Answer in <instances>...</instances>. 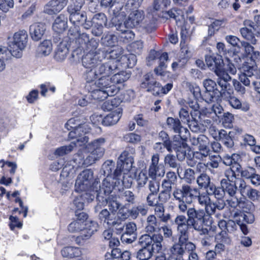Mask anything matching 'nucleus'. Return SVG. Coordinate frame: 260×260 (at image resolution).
Masks as SVG:
<instances>
[{"label": "nucleus", "instance_id": "obj_8", "mask_svg": "<svg viewBox=\"0 0 260 260\" xmlns=\"http://www.w3.org/2000/svg\"><path fill=\"white\" fill-rule=\"evenodd\" d=\"M174 223L177 225L179 242L185 243L189 236L188 230L189 224L188 223L187 217L183 214L177 215L174 219Z\"/></svg>", "mask_w": 260, "mask_h": 260}, {"label": "nucleus", "instance_id": "obj_28", "mask_svg": "<svg viewBox=\"0 0 260 260\" xmlns=\"http://www.w3.org/2000/svg\"><path fill=\"white\" fill-rule=\"evenodd\" d=\"M220 184L225 193L226 192L231 197L235 195L238 189L236 182H229L226 180L222 179Z\"/></svg>", "mask_w": 260, "mask_h": 260}, {"label": "nucleus", "instance_id": "obj_14", "mask_svg": "<svg viewBox=\"0 0 260 260\" xmlns=\"http://www.w3.org/2000/svg\"><path fill=\"white\" fill-rule=\"evenodd\" d=\"M122 109L121 108H116L106 116L102 118L101 116H96L98 119H100L103 125L105 126H111L116 124L122 116ZM95 116H92L91 118L94 119Z\"/></svg>", "mask_w": 260, "mask_h": 260}, {"label": "nucleus", "instance_id": "obj_21", "mask_svg": "<svg viewBox=\"0 0 260 260\" xmlns=\"http://www.w3.org/2000/svg\"><path fill=\"white\" fill-rule=\"evenodd\" d=\"M136 225L133 222H129L126 224L125 231L121 236V239L123 242L131 243L136 239L135 232Z\"/></svg>", "mask_w": 260, "mask_h": 260}, {"label": "nucleus", "instance_id": "obj_50", "mask_svg": "<svg viewBox=\"0 0 260 260\" xmlns=\"http://www.w3.org/2000/svg\"><path fill=\"white\" fill-rule=\"evenodd\" d=\"M87 152L88 153L86 154V158L83 161V164L86 166H88L94 164L102 157L98 155L96 153L91 151H87Z\"/></svg>", "mask_w": 260, "mask_h": 260}, {"label": "nucleus", "instance_id": "obj_26", "mask_svg": "<svg viewBox=\"0 0 260 260\" xmlns=\"http://www.w3.org/2000/svg\"><path fill=\"white\" fill-rule=\"evenodd\" d=\"M205 61L207 66L214 72L216 69L220 68L223 64V60L221 56L216 57L214 56H206Z\"/></svg>", "mask_w": 260, "mask_h": 260}, {"label": "nucleus", "instance_id": "obj_23", "mask_svg": "<svg viewBox=\"0 0 260 260\" xmlns=\"http://www.w3.org/2000/svg\"><path fill=\"white\" fill-rule=\"evenodd\" d=\"M99 217L101 222L107 224L108 226H113L117 224L116 214L109 212L107 209L102 210Z\"/></svg>", "mask_w": 260, "mask_h": 260}, {"label": "nucleus", "instance_id": "obj_42", "mask_svg": "<svg viewBox=\"0 0 260 260\" xmlns=\"http://www.w3.org/2000/svg\"><path fill=\"white\" fill-rule=\"evenodd\" d=\"M242 36L246 40L250 41L253 45L257 43V40L255 39L253 32L251 29L246 27H242L240 30Z\"/></svg>", "mask_w": 260, "mask_h": 260}, {"label": "nucleus", "instance_id": "obj_7", "mask_svg": "<svg viewBox=\"0 0 260 260\" xmlns=\"http://www.w3.org/2000/svg\"><path fill=\"white\" fill-rule=\"evenodd\" d=\"M28 35L26 30H20L16 32L13 40L9 43V53L17 58L22 55V51L25 48L27 42Z\"/></svg>", "mask_w": 260, "mask_h": 260}, {"label": "nucleus", "instance_id": "obj_17", "mask_svg": "<svg viewBox=\"0 0 260 260\" xmlns=\"http://www.w3.org/2000/svg\"><path fill=\"white\" fill-rule=\"evenodd\" d=\"M101 56L100 53L87 52L82 58V63L86 68H96L100 63Z\"/></svg>", "mask_w": 260, "mask_h": 260}, {"label": "nucleus", "instance_id": "obj_10", "mask_svg": "<svg viewBox=\"0 0 260 260\" xmlns=\"http://www.w3.org/2000/svg\"><path fill=\"white\" fill-rule=\"evenodd\" d=\"M163 145L169 151L175 150L179 159L184 158L187 145L184 141H174L173 142H171L170 141L165 140Z\"/></svg>", "mask_w": 260, "mask_h": 260}, {"label": "nucleus", "instance_id": "obj_5", "mask_svg": "<svg viewBox=\"0 0 260 260\" xmlns=\"http://www.w3.org/2000/svg\"><path fill=\"white\" fill-rule=\"evenodd\" d=\"M85 88L89 93V98L99 101L104 100L108 96H113L117 92V89L114 87L108 88L107 86L99 84L96 81L94 84H86Z\"/></svg>", "mask_w": 260, "mask_h": 260}, {"label": "nucleus", "instance_id": "obj_41", "mask_svg": "<svg viewBox=\"0 0 260 260\" xmlns=\"http://www.w3.org/2000/svg\"><path fill=\"white\" fill-rule=\"evenodd\" d=\"M211 154L210 150L208 147L198 149V150L194 151L193 153V158L199 160H206Z\"/></svg>", "mask_w": 260, "mask_h": 260}, {"label": "nucleus", "instance_id": "obj_44", "mask_svg": "<svg viewBox=\"0 0 260 260\" xmlns=\"http://www.w3.org/2000/svg\"><path fill=\"white\" fill-rule=\"evenodd\" d=\"M106 200L110 212L116 214L120 206V204L117 201L116 197L111 195Z\"/></svg>", "mask_w": 260, "mask_h": 260}, {"label": "nucleus", "instance_id": "obj_11", "mask_svg": "<svg viewBox=\"0 0 260 260\" xmlns=\"http://www.w3.org/2000/svg\"><path fill=\"white\" fill-rule=\"evenodd\" d=\"M120 180L118 170H115L113 177L107 176L103 180L102 186H100L99 190H103L105 194H109L112 192L114 187H118L120 185Z\"/></svg>", "mask_w": 260, "mask_h": 260}, {"label": "nucleus", "instance_id": "obj_38", "mask_svg": "<svg viewBox=\"0 0 260 260\" xmlns=\"http://www.w3.org/2000/svg\"><path fill=\"white\" fill-rule=\"evenodd\" d=\"M239 208L243 212H245L248 214L251 213V212L254 210V205L252 202L247 200L245 198L240 199V204Z\"/></svg>", "mask_w": 260, "mask_h": 260}, {"label": "nucleus", "instance_id": "obj_12", "mask_svg": "<svg viewBox=\"0 0 260 260\" xmlns=\"http://www.w3.org/2000/svg\"><path fill=\"white\" fill-rule=\"evenodd\" d=\"M233 90L222 93V99L227 101L229 105L235 109H240L242 111L247 112L250 109L249 105L247 103L241 102L236 96H233Z\"/></svg>", "mask_w": 260, "mask_h": 260}, {"label": "nucleus", "instance_id": "obj_3", "mask_svg": "<svg viewBox=\"0 0 260 260\" xmlns=\"http://www.w3.org/2000/svg\"><path fill=\"white\" fill-rule=\"evenodd\" d=\"M100 188L99 181H93V173L90 169H86L81 172L77 176L75 184V190L78 192H89L90 199L92 200L94 194L99 191Z\"/></svg>", "mask_w": 260, "mask_h": 260}, {"label": "nucleus", "instance_id": "obj_51", "mask_svg": "<svg viewBox=\"0 0 260 260\" xmlns=\"http://www.w3.org/2000/svg\"><path fill=\"white\" fill-rule=\"evenodd\" d=\"M167 124L169 128L172 129L175 133L179 132V129L181 126L180 120L173 117L167 118Z\"/></svg>", "mask_w": 260, "mask_h": 260}, {"label": "nucleus", "instance_id": "obj_49", "mask_svg": "<svg viewBox=\"0 0 260 260\" xmlns=\"http://www.w3.org/2000/svg\"><path fill=\"white\" fill-rule=\"evenodd\" d=\"M226 231H221L215 236V242H221L222 243L230 244L231 240L228 236Z\"/></svg>", "mask_w": 260, "mask_h": 260}, {"label": "nucleus", "instance_id": "obj_33", "mask_svg": "<svg viewBox=\"0 0 260 260\" xmlns=\"http://www.w3.org/2000/svg\"><path fill=\"white\" fill-rule=\"evenodd\" d=\"M61 253L63 257L70 258L79 256L81 254V251L79 248L72 246L64 247Z\"/></svg>", "mask_w": 260, "mask_h": 260}, {"label": "nucleus", "instance_id": "obj_34", "mask_svg": "<svg viewBox=\"0 0 260 260\" xmlns=\"http://www.w3.org/2000/svg\"><path fill=\"white\" fill-rule=\"evenodd\" d=\"M79 146V144L75 142H72L69 145L63 146L56 148L54 151V155L56 156H62L68 154L73 151L76 146Z\"/></svg>", "mask_w": 260, "mask_h": 260}, {"label": "nucleus", "instance_id": "obj_40", "mask_svg": "<svg viewBox=\"0 0 260 260\" xmlns=\"http://www.w3.org/2000/svg\"><path fill=\"white\" fill-rule=\"evenodd\" d=\"M197 182L199 186L202 188H208L213 184L211 183L210 177L206 174L202 173L197 179Z\"/></svg>", "mask_w": 260, "mask_h": 260}, {"label": "nucleus", "instance_id": "obj_45", "mask_svg": "<svg viewBox=\"0 0 260 260\" xmlns=\"http://www.w3.org/2000/svg\"><path fill=\"white\" fill-rule=\"evenodd\" d=\"M119 58L121 61L126 62V66L128 68H132L137 62L136 56L134 54L122 55L120 57L119 56L115 57V59L118 60Z\"/></svg>", "mask_w": 260, "mask_h": 260}, {"label": "nucleus", "instance_id": "obj_63", "mask_svg": "<svg viewBox=\"0 0 260 260\" xmlns=\"http://www.w3.org/2000/svg\"><path fill=\"white\" fill-rule=\"evenodd\" d=\"M120 196L122 200L129 204L134 203L135 196L132 191L128 190H123Z\"/></svg>", "mask_w": 260, "mask_h": 260}, {"label": "nucleus", "instance_id": "obj_61", "mask_svg": "<svg viewBox=\"0 0 260 260\" xmlns=\"http://www.w3.org/2000/svg\"><path fill=\"white\" fill-rule=\"evenodd\" d=\"M203 85L206 90L208 91H215V93H218L219 90L216 88V84L212 80L207 79L204 81Z\"/></svg>", "mask_w": 260, "mask_h": 260}, {"label": "nucleus", "instance_id": "obj_57", "mask_svg": "<svg viewBox=\"0 0 260 260\" xmlns=\"http://www.w3.org/2000/svg\"><path fill=\"white\" fill-rule=\"evenodd\" d=\"M123 139L126 142L132 144H137L140 142L141 137L139 135L132 133L126 134L123 137Z\"/></svg>", "mask_w": 260, "mask_h": 260}, {"label": "nucleus", "instance_id": "obj_6", "mask_svg": "<svg viewBox=\"0 0 260 260\" xmlns=\"http://www.w3.org/2000/svg\"><path fill=\"white\" fill-rule=\"evenodd\" d=\"M118 60L111 59L104 63L98 64L96 67V72L99 73L100 78L96 80L100 85L108 86L109 81V76L115 72L118 69Z\"/></svg>", "mask_w": 260, "mask_h": 260}, {"label": "nucleus", "instance_id": "obj_36", "mask_svg": "<svg viewBox=\"0 0 260 260\" xmlns=\"http://www.w3.org/2000/svg\"><path fill=\"white\" fill-rule=\"evenodd\" d=\"M52 45L49 40H44L38 46V53L42 56H47L52 51Z\"/></svg>", "mask_w": 260, "mask_h": 260}, {"label": "nucleus", "instance_id": "obj_59", "mask_svg": "<svg viewBox=\"0 0 260 260\" xmlns=\"http://www.w3.org/2000/svg\"><path fill=\"white\" fill-rule=\"evenodd\" d=\"M209 195L207 191L206 192L199 193L197 189V196L196 198H198V202L200 205L205 207L211 201L209 197Z\"/></svg>", "mask_w": 260, "mask_h": 260}, {"label": "nucleus", "instance_id": "obj_15", "mask_svg": "<svg viewBox=\"0 0 260 260\" xmlns=\"http://www.w3.org/2000/svg\"><path fill=\"white\" fill-rule=\"evenodd\" d=\"M68 0H51L44 7V12L49 15L56 14L67 5Z\"/></svg>", "mask_w": 260, "mask_h": 260}, {"label": "nucleus", "instance_id": "obj_35", "mask_svg": "<svg viewBox=\"0 0 260 260\" xmlns=\"http://www.w3.org/2000/svg\"><path fill=\"white\" fill-rule=\"evenodd\" d=\"M116 26L117 30L121 31V32L120 36L121 41L126 43L134 39L135 34L131 29H127L126 27H123V29H122V30H121V29L119 28L120 23L116 25Z\"/></svg>", "mask_w": 260, "mask_h": 260}, {"label": "nucleus", "instance_id": "obj_32", "mask_svg": "<svg viewBox=\"0 0 260 260\" xmlns=\"http://www.w3.org/2000/svg\"><path fill=\"white\" fill-rule=\"evenodd\" d=\"M190 142L191 145L198 146V149L208 147L209 140L205 135H200L198 137H191Z\"/></svg>", "mask_w": 260, "mask_h": 260}, {"label": "nucleus", "instance_id": "obj_31", "mask_svg": "<svg viewBox=\"0 0 260 260\" xmlns=\"http://www.w3.org/2000/svg\"><path fill=\"white\" fill-rule=\"evenodd\" d=\"M98 224L93 221H87L84 224L83 232L85 234L86 238H90L94 233L97 231Z\"/></svg>", "mask_w": 260, "mask_h": 260}, {"label": "nucleus", "instance_id": "obj_60", "mask_svg": "<svg viewBox=\"0 0 260 260\" xmlns=\"http://www.w3.org/2000/svg\"><path fill=\"white\" fill-rule=\"evenodd\" d=\"M83 221L76 220L69 225L68 230L72 233L79 232L83 230Z\"/></svg>", "mask_w": 260, "mask_h": 260}, {"label": "nucleus", "instance_id": "obj_18", "mask_svg": "<svg viewBox=\"0 0 260 260\" xmlns=\"http://www.w3.org/2000/svg\"><path fill=\"white\" fill-rule=\"evenodd\" d=\"M105 142V139L100 138L86 145L85 149L87 151H91L96 153L98 155L102 157L105 153L104 145Z\"/></svg>", "mask_w": 260, "mask_h": 260}, {"label": "nucleus", "instance_id": "obj_2", "mask_svg": "<svg viewBox=\"0 0 260 260\" xmlns=\"http://www.w3.org/2000/svg\"><path fill=\"white\" fill-rule=\"evenodd\" d=\"M147 212L154 213V215H150L147 217V251H149L151 256L153 253H158L161 248L162 236L159 234H153L152 235L150 234L160 230L159 223L157 222L156 217L159 218L164 214V205L161 203L149 205Z\"/></svg>", "mask_w": 260, "mask_h": 260}, {"label": "nucleus", "instance_id": "obj_19", "mask_svg": "<svg viewBox=\"0 0 260 260\" xmlns=\"http://www.w3.org/2000/svg\"><path fill=\"white\" fill-rule=\"evenodd\" d=\"M184 243H180L174 244L170 248V251L172 254L170 258L166 259L162 255V260H185L183 256L186 254L182 245Z\"/></svg>", "mask_w": 260, "mask_h": 260}, {"label": "nucleus", "instance_id": "obj_58", "mask_svg": "<svg viewBox=\"0 0 260 260\" xmlns=\"http://www.w3.org/2000/svg\"><path fill=\"white\" fill-rule=\"evenodd\" d=\"M209 161L207 163V166H210L211 168L216 169L219 166V163L222 158L219 155H212L211 153L209 156Z\"/></svg>", "mask_w": 260, "mask_h": 260}, {"label": "nucleus", "instance_id": "obj_43", "mask_svg": "<svg viewBox=\"0 0 260 260\" xmlns=\"http://www.w3.org/2000/svg\"><path fill=\"white\" fill-rule=\"evenodd\" d=\"M206 191L210 195H214L215 198L217 199L220 200H221L225 194L224 189H223L222 187H216L214 184L211 185L208 188V190H206Z\"/></svg>", "mask_w": 260, "mask_h": 260}, {"label": "nucleus", "instance_id": "obj_25", "mask_svg": "<svg viewBox=\"0 0 260 260\" xmlns=\"http://www.w3.org/2000/svg\"><path fill=\"white\" fill-rule=\"evenodd\" d=\"M234 221L237 225H240L244 222L247 223H252L254 221V216L252 213L243 214L241 211L235 212L233 216Z\"/></svg>", "mask_w": 260, "mask_h": 260}, {"label": "nucleus", "instance_id": "obj_27", "mask_svg": "<svg viewBox=\"0 0 260 260\" xmlns=\"http://www.w3.org/2000/svg\"><path fill=\"white\" fill-rule=\"evenodd\" d=\"M67 27V18L62 14L59 15L52 25L53 29L57 33L64 31Z\"/></svg>", "mask_w": 260, "mask_h": 260}, {"label": "nucleus", "instance_id": "obj_4", "mask_svg": "<svg viewBox=\"0 0 260 260\" xmlns=\"http://www.w3.org/2000/svg\"><path fill=\"white\" fill-rule=\"evenodd\" d=\"M66 127L71 131L69 134L70 139H75L80 146L88 141L86 135L89 132V128L86 123L80 122V118L73 117L70 119L66 124Z\"/></svg>", "mask_w": 260, "mask_h": 260}, {"label": "nucleus", "instance_id": "obj_22", "mask_svg": "<svg viewBox=\"0 0 260 260\" xmlns=\"http://www.w3.org/2000/svg\"><path fill=\"white\" fill-rule=\"evenodd\" d=\"M46 26L42 23H36L30 26L29 31L32 39L38 41L40 40L44 34Z\"/></svg>", "mask_w": 260, "mask_h": 260}, {"label": "nucleus", "instance_id": "obj_37", "mask_svg": "<svg viewBox=\"0 0 260 260\" xmlns=\"http://www.w3.org/2000/svg\"><path fill=\"white\" fill-rule=\"evenodd\" d=\"M165 14L168 15L170 18L176 20V23L179 25L181 21H184L183 12L177 8H173L167 11Z\"/></svg>", "mask_w": 260, "mask_h": 260}, {"label": "nucleus", "instance_id": "obj_20", "mask_svg": "<svg viewBox=\"0 0 260 260\" xmlns=\"http://www.w3.org/2000/svg\"><path fill=\"white\" fill-rule=\"evenodd\" d=\"M69 52L68 43L62 41L57 45L54 53V58L58 62H62L67 58Z\"/></svg>", "mask_w": 260, "mask_h": 260}, {"label": "nucleus", "instance_id": "obj_24", "mask_svg": "<svg viewBox=\"0 0 260 260\" xmlns=\"http://www.w3.org/2000/svg\"><path fill=\"white\" fill-rule=\"evenodd\" d=\"M129 77L130 74L125 72H121L119 73L115 74L109 79L110 83H108V88L113 87L117 89L118 92V89L115 86V84L122 83L128 79Z\"/></svg>", "mask_w": 260, "mask_h": 260}, {"label": "nucleus", "instance_id": "obj_56", "mask_svg": "<svg viewBox=\"0 0 260 260\" xmlns=\"http://www.w3.org/2000/svg\"><path fill=\"white\" fill-rule=\"evenodd\" d=\"M119 177L120 178V185L121 184L126 188L131 187L133 182V178L129 174L124 173L123 176H121V171H120Z\"/></svg>", "mask_w": 260, "mask_h": 260}, {"label": "nucleus", "instance_id": "obj_9", "mask_svg": "<svg viewBox=\"0 0 260 260\" xmlns=\"http://www.w3.org/2000/svg\"><path fill=\"white\" fill-rule=\"evenodd\" d=\"M134 151L133 149L124 151L120 155L117 162V168L118 173L120 171L128 172L132 168L134 163V159L132 155Z\"/></svg>", "mask_w": 260, "mask_h": 260}, {"label": "nucleus", "instance_id": "obj_16", "mask_svg": "<svg viewBox=\"0 0 260 260\" xmlns=\"http://www.w3.org/2000/svg\"><path fill=\"white\" fill-rule=\"evenodd\" d=\"M210 132L215 138L218 137L228 148H232L234 146V141L230 135L231 132L228 134L223 129L216 131L215 127H211Z\"/></svg>", "mask_w": 260, "mask_h": 260}, {"label": "nucleus", "instance_id": "obj_1", "mask_svg": "<svg viewBox=\"0 0 260 260\" xmlns=\"http://www.w3.org/2000/svg\"><path fill=\"white\" fill-rule=\"evenodd\" d=\"M173 196L178 202L177 208L180 213H186L188 223L194 230L202 229L205 222L206 215L203 210H197L194 207L189 208L188 205L192 203L197 196V188H192L186 184L180 188H176L173 192Z\"/></svg>", "mask_w": 260, "mask_h": 260}, {"label": "nucleus", "instance_id": "obj_13", "mask_svg": "<svg viewBox=\"0 0 260 260\" xmlns=\"http://www.w3.org/2000/svg\"><path fill=\"white\" fill-rule=\"evenodd\" d=\"M143 18L144 15L141 12L138 10L133 11L123 23H120L119 28L121 30H122L123 27L132 29L138 25Z\"/></svg>", "mask_w": 260, "mask_h": 260}, {"label": "nucleus", "instance_id": "obj_64", "mask_svg": "<svg viewBox=\"0 0 260 260\" xmlns=\"http://www.w3.org/2000/svg\"><path fill=\"white\" fill-rule=\"evenodd\" d=\"M82 7V4L78 1H73L68 7V11L70 15L80 12V10Z\"/></svg>", "mask_w": 260, "mask_h": 260}, {"label": "nucleus", "instance_id": "obj_52", "mask_svg": "<svg viewBox=\"0 0 260 260\" xmlns=\"http://www.w3.org/2000/svg\"><path fill=\"white\" fill-rule=\"evenodd\" d=\"M89 36L86 33L79 34L78 37L76 38L75 43L78 45L79 47L83 49L85 46L89 41Z\"/></svg>", "mask_w": 260, "mask_h": 260}, {"label": "nucleus", "instance_id": "obj_47", "mask_svg": "<svg viewBox=\"0 0 260 260\" xmlns=\"http://www.w3.org/2000/svg\"><path fill=\"white\" fill-rule=\"evenodd\" d=\"M85 76L86 84H94L96 81L95 80L100 78L99 73L96 72V68H91L90 70L87 71Z\"/></svg>", "mask_w": 260, "mask_h": 260}, {"label": "nucleus", "instance_id": "obj_62", "mask_svg": "<svg viewBox=\"0 0 260 260\" xmlns=\"http://www.w3.org/2000/svg\"><path fill=\"white\" fill-rule=\"evenodd\" d=\"M189 127L192 132L194 133H198L202 131L203 125L199 123L198 121L194 118H192L191 120H189L187 122Z\"/></svg>", "mask_w": 260, "mask_h": 260}, {"label": "nucleus", "instance_id": "obj_46", "mask_svg": "<svg viewBox=\"0 0 260 260\" xmlns=\"http://www.w3.org/2000/svg\"><path fill=\"white\" fill-rule=\"evenodd\" d=\"M165 173V169L163 166L149 168V176L152 179H155L157 176H163Z\"/></svg>", "mask_w": 260, "mask_h": 260}, {"label": "nucleus", "instance_id": "obj_53", "mask_svg": "<svg viewBox=\"0 0 260 260\" xmlns=\"http://www.w3.org/2000/svg\"><path fill=\"white\" fill-rule=\"evenodd\" d=\"M238 191L242 197H245V193L248 190L250 186L247 185L246 182L241 178H239L236 181Z\"/></svg>", "mask_w": 260, "mask_h": 260}, {"label": "nucleus", "instance_id": "obj_48", "mask_svg": "<svg viewBox=\"0 0 260 260\" xmlns=\"http://www.w3.org/2000/svg\"><path fill=\"white\" fill-rule=\"evenodd\" d=\"M99 46V42L94 38H91L89 39L87 43H86L85 48L83 50H86L88 52L100 53L97 48Z\"/></svg>", "mask_w": 260, "mask_h": 260}, {"label": "nucleus", "instance_id": "obj_29", "mask_svg": "<svg viewBox=\"0 0 260 260\" xmlns=\"http://www.w3.org/2000/svg\"><path fill=\"white\" fill-rule=\"evenodd\" d=\"M177 173L180 178L184 179L187 183H191L195 179L194 171L191 169L184 170L179 167L177 168Z\"/></svg>", "mask_w": 260, "mask_h": 260}, {"label": "nucleus", "instance_id": "obj_39", "mask_svg": "<svg viewBox=\"0 0 260 260\" xmlns=\"http://www.w3.org/2000/svg\"><path fill=\"white\" fill-rule=\"evenodd\" d=\"M70 21L75 25L78 26L83 23L87 19L84 12H77L70 15Z\"/></svg>", "mask_w": 260, "mask_h": 260}, {"label": "nucleus", "instance_id": "obj_30", "mask_svg": "<svg viewBox=\"0 0 260 260\" xmlns=\"http://www.w3.org/2000/svg\"><path fill=\"white\" fill-rule=\"evenodd\" d=\"M225 203L222 201H219L217 202L214 203L211 201L205 207V211L209 215H211L215 213L216 209L219 210H222L225 207Z\"/></svg>", "mask_w": 260, "mask_h": 260}, {"label": "nucleus", "instance_id": "obj_55", "mask_svg": "<svg viewBox=\"0 0 260 260\" xmlns=\"http://www.w3.org/2000/svg\"><path fill=\"white\" fill-rule=\"evenodd\" d=\"M120 103L119 99L113 98L110 101L108 100L104 102L102 107L104 110L112 111L115 108H117Z\"/></svg>", "mask_w": 260, "mask_h": 260}, {"label": "nucleus", "instance_id": "obj_54", "mask_svg": "<svg viewBox=\"0 0 260 260\" xmlns=\"http://www.w3.org/2000/svg\"><path fill=\"white\" fill-rule=\"evenodd\" d=\"M186 86L189 90L192 93L195 99H199L202 94L200 87L196 84L189 82L186 83Z\"/></svg>", "mask_w": 260, "mask_h": 260}]
</instances>
